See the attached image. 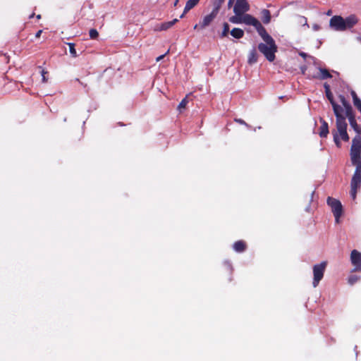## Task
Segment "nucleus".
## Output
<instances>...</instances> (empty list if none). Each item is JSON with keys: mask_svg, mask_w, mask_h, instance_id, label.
<instances>
[{"mask_svg": "<svg viewBox=\"0 0 361 361\" xmlns=\"http://www.w3.org/2000/svg\"><path fill=\"white\" fill-rule=\"evenodd\" d=\"M345 116L349 121L350 126L357 135L352 140L350 149V158L355 170L350 181V195L353 200L356 197L357 190L361 186V127L357 124L354 111L348 113Z\"/></svg>", "mask_w": 361, "mask_h": 361, "instance_id": "f257e3e1", "label": "nucleus"}, {"mask_svg": "<svg viewBox=\"0 0 361 361\" xmlns=\"http://www.w3.org/2000/svg\"><path fill=\"white\" fill-rule=\"evenodd\" d=\"M259 35L265 43H259L258 44L259 51L264 54L269 61H274L276 58L275 54L277 51V46L274 39L267 33V30Z\"/></svg>", "mask_w": 361, "mask_h": 361, "instance_id": "f03ea898", "label": "nucleus"}, {"mask_svg": "<svg viewBox=\"0 0 361 361\" xmlns=\"http://www.w3.org/2000/svg\"><path fill=\"white\" fill-rule=\"evenodd\" d=\"M336 130H332L334 141L337 147H341V144L339 137L342 140L345 142H348L350 139L347 133V123L345 120L340 121H336Z\"/></svg>", "mask_w": 361, "mask_h": 361, "instance_id": "7ed1b4c3", "label": "nucleus"}, {"mask_svg": "<svg viewBox=\"0 0 361 361\" xmlns=\"http://www.w3.org/2000/svg\"><path fill=\"white\" fill-rule=\"evenodd\" d=\"M327 204L331 207V211L335 217V221L338 224L339 223V219L342 216L343 210L341 202L334 197H328L326 200Z\"/></svg>", "mask_w": 361, "mask_h": 361, "instance_id": "20e7f679", "label": "nucleus"}, {"mask_svg": "<svg viewBox=\"0 0 361 361\" xmlns=\"http://www.w3.org/2000/svg\"><path fill=\"white\" fill-rule=\"evenodd\" d=\"M241 23H244L247 25H252L259 35L266 30L262 23L256 18L246 13L242 15Z\"/></svg>", "mask_w": 361, "mask_h": 361, "instance_id": "39448f33", "label": "nucleus"}, {"mask_svg": "<svg viewBox=\"0 0 361 361\" xmlns=\"http://www.w3.org/2000/svg\"><path fill=\"white\" fill-rule=\"evenodd\" d=\"M219 11H220L219 9L213 6V8H212V11H211V13L206 15L203 18L202 20L199 23V24L195 25L193 28L195 30H196V29L203 30L205 27H208L212 23V22L216 18Z\"/></svg>", "mask_w": 361, "mask_h": 361, "instance_id": "423d86ee", "label": "nucleus"}, {"mask_svg": "<svg viewBox=\"0 0 361 361\" xmlns=\"http://www.w3.org/2000/svg\"><path fill=\"white\" fill-rule=\"evenodd\" d=\"M326 262H322L320 264L314 265L313 267V286L317 287L319 281L322 279L326 267Z\"/></svg>", "mask_w": 361, "mask_h": 361, "instance_id": "0eeeda50", "label": "nucleus"}, {"mask_svg": "<svg viewBox=\"0 0 361 361\" xmlns=\"http://www.w3.org/2000/svg\"><path fill=\"white\" fill-rule=\"evenodd\" d=\"M350 262L354 267L353 271L361 273V252L357 250H352L350 253Z\"/></svg>", "mask_w": 361, "mask_h": 361, "instance_id": "6e6552de", "label": "nucleus"}, {"mask_svg": "<svg viewBox=\"0 0 361 361\" xmlns=\"http://www.w3.org/2000/svg\"><path fill=\"white\" fill-rule=\"evenodd\" d=\"M250 10V5L247 0H236L233 7V12L236 15H243Z\"/></svg>", "mask_w": 361, "mask_h": 361, "instance_id": "1a4fd4ad", "label": "nucleus"}, {"mask_svg": "<svg viewBox=\"0 0 361 361\" xmlns=\"http://www.w3.org/2000/svg\"><path fill=\"white\" fill-rule=\"evenodd\" d=\"M330 26L338 31L345 30L344 18L340 16H334L330 20Z\"/></svg>", "mask_w": 361, "mask_h": 361, "instance_id": "9d476101", "label": "nucleus"}, {"mask_svg": "<svg viewBox=\"0 0 361 361\" xmlns=\"http://www.w3.org/2000/svg\"><path fill=\"white\" fill-rule=\"evenodd\" d=\"M334 113L336 116V121L345 120V116H343V107L338 105L336 102L331 104Z\"/></svg>", "mask_w": 361, "mask_h": 361, "instance_id": "9b49d317", "label": "nucleus"}, {"mask_svg": "<svg viewBox=\"0 0 361 361\" xmlns=\"http://www.w3.org/2000/svg\"><path fill=\"white\" fill-rule=\"evenodd\" d=\"M178 20L177 18L173 19L171 21L164 22L159 25H157L154 28L155 31H163L171 28Z\"/></svg>", "mask_w": 361, "mask_h": 361, "instance_id": "f8f14e48", "label": "nucleus"}, {"mask_svg": "<svg viewBox=\"0 0 361 361\" xmlns=\"http://www.w3.org/2000/svg\"><path fill=\"white\" fill-rule=\"evenodd\" d=\"M321 126L319 127V135L321 137H326L329 134L328 123L323 118H320Z\"/></svg>", "mask_w": 361, "mask_h": 361, "instance_id": "ddd939ff", "label": "nucleus"}, {"mask_svg": "<svg viewBox=\"0 0 361 361\" xmlns=\"http://www.w3.org/2000/svg\"><path fill=\"white\" fill-rule=\"evenodd\" d=\"M319 73L316 75H313L312 78H316V79H319V80H325V79L332 78L331 74L326 68H319Z\"/></svg>", "mask_w": 361, "mask_h": 361, "instance_id": "4468645a", "label": "nucleus"}, {"mask_svg": "<svg viewBox=\"0 0 361 361\" xmlns=\"http://www.w3.org/2000/svg\"><path fill=\"white\" fill-rule=\"evenodd\" d=\"M358 22L357 18L355 15H350L344 19L345 30L352 28Z\"/></svg>", "mask_w": 361, "mask_h": 361, "instance_id": "2eb2a0df", "label": "nucleus"}, {"mask_svg": "<svg viewBox=\"0 0 361 361\" xmlns=\"http://www.w3.org/2000/svg\"><path fill=\"white\" fill-rule=\"evenodd\" d=\"M200 1V0H188L185 6L183 13L181 14L180 18H183L185 13H187L189 11L192 9L199 4Z\"/></svg>", "mask_w": 361, "mask_h": 361, "instance_id": "dca6fc26", "label": "nucleus"}, {"mask_svg": "<svg viewBox=\"0 0 361 361\" xmlns=\"http://www.w3.org/2000/svg\"><path fill=\"white\" fill-rule=\"evenodd\" d=\"M338 99H339L340 102L342 104V105H343V108L345 109V114H348V113H350L351 111H353L352 106L346 100L345 97L343 95L340 94L338 96Z\"/></svg>", "mask_w": 361, "mask_h": 361, "instance_id": "f3484780", "label": "nucleus"}, {"mask_svg": "<svg viewBox=\"0 0 361 361\" xmlns=\"http://www.w3.org/2000/svg\"><path fill=\"white\" fill-rule=\"evenodd\" d=\"M234 250L237 252H243L247 248L246 243L244 240H238L233 245Z\"/></svg>", "mask_w": 361, "mask_h": 361, "instance_id": "a211bd4d", "label": "nucleus"}, {"mask_svg": "<svg viewBox=\"0 0 361 361\" xmlns=\"http://www.w3.org/2000/svg\"><path fill=\"white\" fill-rule=\"evenodd\" d=\"M261 18L264 24H268L271 21V13L268 9H263L261 11Z\"/></svg>", "mask_w": 361, "mask_h": 361, "instance_id": "6ab92c4d", "label": "nucleus"}, {"mask_svg": "<svg viewBox=\"0 0 361 361\" xmlns=\"http://www.w3.org/2000/svg\"><path fill=\"white\" fill-rule=\"evenodd\" d=\"M231 35L235 39H240L244 36V31L238 27L231 30Z\"/></svg>", "mask_w": 361, "mask_h": 361, "instance_id": "aec40b11", "label": "nucleus"}, {"mask_svg": "<svg viewBox=\"0 0 361 361\" xmlns=\"http://www.w3.org/2000/svg\"><path fill=\"white\" fill-rule=\"evenodd\" d=\"M257 61V53L256 49L254 48L252 49L248 56V63L250 64L255 63Z\"/></svg>", "mask_w": 361, "mask_h": 361, "instance_id": "412c9836", "label": "nucleus"}, {"mask_svg": "<svg viewBox=\"0 0 361 361\" xmlns=\"http://www.w3.org/2000/svg\"><path fill=\"white\" fill-rule=\"evenodd\" d=\"M230 26L227 23H224L223 24V31L220 35L221 38H224L228 36L229 32Z\"/></svg>", "mask_w": 361, "mask_h": 361, "instance_id": "4be33fe9", "label": "nucleus"}, {"mask_svg": "<svg viewBox=\"0 0 361 361\" xmlns=\"http://www.w3.org/2000/svg\"><path fill=\"white\" fill-rule=\"evenodd\" d=\"M241 20H242V15H236L231 16L229 18V21L231 23H235V24H241Z\"/></svg>", "mask_w": 361, "mask_h": 361, "instance_id": "5701e85b", "label": "nucleus"}, {"mask_svg": "<svg viewBox=\"0 0 361 361\" xmlns=\"http://www.w3.org/2000/svg\"><path fill=\"white\" fill-rule=\"evenodd\" d=\"M360 279V277L357 275H350L348 277V282L350 285H354L357 281Z\"/></svg>", "mask_w": 361, "mask_h": 361, "instance_id": "b1692460", "label": "nucleus"}, {"mask_svg": "<svg viewBox=\"0 0 361 361\" xmlns=\"http://www.w3.org/2000/svg\"><path fill=\"white\" fill-rule=\"evenodd\" d=\"M67 44L69 47V51H70V54H71V56L74 58L77 57L78 54H77L76 50L75 49V44L68 43Z\"/></svg>", "mask_w": 361, "mask_h": 361, "instance_id": "393cba45", "label": "nucleus"}, {"mask_svg": "<svg viewBox=\"0 0 361 361\" xmlns=\"http://www.w3.org/2000/svg\"><path fill=\"white\" fill-rule=\"evenodd\" d=\"M226 0H213L212 6L221 10L222 5Z\"/></svg>", "mask_w": 361, "mask_h": 361, "instance_id": "a878e982", "label": "nucleus"}, {"mask_svg": "<svg viewBox=\"0 0 361 361\" xmlns=\"http://www.w3.org/2000/svg\"><path fill=\"white\" fill-rule=\"evenodd\" d=\"M188 103L187 97L183 98L178 106V109L181 111L183 109H185Z\"/></svg>", "mask_w": 361, "mask_h": 361, "instance_id": "bb28decb", "label": "nucleus"}, {"mask_svg": "<svg viewBox=\"0 0 361 361\" xmlns=\"http://www.w3.org/2000/svg\"><path fill=\"white\" fill-rule=\"evenodd\" d=\"M90 37L92 39H95L99 36V32L96 29H91L89 32Z\"/></svg>", "mask_w": 361, "mask_h": 361, "instance_id": "cd10ccee", "label": "nucleus"}, {"mask_svg": "<svg viewBox=\"0 0 361 361\" xmlns=\"http://www.w3.org/2000/svg\"><path fill=\"white\" fill-rule=\"evenodd\" d=\"M325 94H326V96L328 100L330 102L331 104L335 102L331 91L326 92H325Z\"/></svg>", "mask_w": 361, "mask_h": 361, "instance_id": "c85d7f7f", "label": "nucleus"}, {"mask_svg": "<svg viewBox=\"0 0 361 361\" xmlns=\"http://www.w3.org/2000/svg\"><path fill=\"white\" fill-rule=\"evenodd\" d=\"M235 121L242 125H247V123L241 118H235Z\"/></svg>", "mask_w": 361, "mask_h": 361, "instance_id": "c756f323", "label": "nucleus"}, {"mask_svg": "<svg viewBox=\"0 0 361 361\" xmlns=\"http://www.w3.org/2000/svg\"><path fill=\"white\" fill-rule=\"evenodd\" d=\"M324 89H325V92H330V91H331L330 86H329V84H327V83H324Z\"/></svg>", "mask_w": 361, "mask_h": 361, "instance_id": "7c9ffc66", "label": "nucleus"}, {"mask_svg": "<svg viewBox=\"0 0 361 361\" xmlns=\"http://www.w3.org/2000/svg\"><path fill=\"white\" fill-rule=\"evenodd\" d=\"M168 53H169V51H168L166 54H163V55H161V56H158V57L157 58V61H161V59H163L164 58V56H165Z\"/></svg>", "mask_w": 361, "mask_h": 361, "instance_id": "2f4dec72", "label": "nucleus"}, {"mask_svg": "<svg viewBox=\"0 0 361 361\" xmlns=\"http://www.w3.org/2000/svg\"><path fill=\"white\" fill-rule=\"evenodd\" d=\"M46 73H47V72H45L44 70H42V80H43V82H47V80L46 78V76L44 75Z\"/></svg>", "mask_w": 361, "mask_h": 361, "instance_id": "473e14b6", "label": "nucleus"}, {"mask_svg": "<svg viewBox=\"0 0 361 361\" xmlns=\"http://www.w3.org/2000/svg\"><path fill=\"white\" fill-rule=\"evenodd\" d=\"M42 33V30H39L35 34V37L39 38L41 36V34Z\"/></svg>", "mask_w": 361, "mask_h": 361, "instance_id": "72a5a7b5", "label": "nucleus"}, {"mask_svg": "<svg viewBox=\"0 0 361 361\" xmlns=\"http://www.w3.org/2000/svg\"><path fill=\"white\" fill-rule=\"evenodd\" d=\"M234 1L235 0H228V8H231L232 6V5L234 3Z\"/></svg>", "mask_w": 361, "mask_h": 361, "instance_id": "f704fd0d", "label": "nucleus"}, {"mask_svg": "<svg viewBox=\"0 0 361 361\" xmlns=\"http://www.w3.org/2000/svg\"><path fill=\"white\" fill-rule=\"evenodd\" d=\"M178 2H179V0H176V1H174V3H173V6H176L178 5Z\"/></svg>", "mask_w": 361, "mask_h": 361, "instance_id": "c9c22d12", "label": "nucleus"}, {"mask_svg": "<svg viewBox=\"0 0 361 361\" xmlns=\"http://www.w3.org/2000/svg\"><path fill=\"white\" fill-rule=\"evenodd\" d=\"M300 55L304 58L306 56V54L303 52L300 53Z\"/></svg>", "mask_w": 361, "mask_h": 361, "instance_id": "e433bc0d", "label": "nucleus"}, {"mask_svg": "<svg viewBox=\"0 0 361 361\" xmlns=\"http://www.w3.org/2000/svg\"><path fill=\"white\" fill-rule=\"evenodd\" d=\"M37 19H40V18H41V15H37Z\"/></svg>", "mask_w": 361, "mask_h": 361, "instance_id": "4c0bfd02", "label": "nucleus"}, {"mask_svg": "<svg viewBox=\"0 0 361 361\" xmlns=\"http://www.w3.org/2000/svg\"><path fill=\"white\" fill-rule=\"evenodd\" d=\"M304 20H305V23H307V18L303 17Z\"/></svg>", "mask_w": 361, "mask_h": 361, "instance_id": "58836bf2", "label": "nucleus"}, {"mask_svg": "<svg viewBox=\"0 0 361 361\" xmlns=\"http://www.w3.org/2000/svg\"><path fill=\"white\" fill-rule=\"evenodd\" d=\"M228 268H229V269H230L231 271H232V269H232V267H231V266H228Z\"/></svg>", "mask_w": 361, "mask_h": 361, "instance_id": "ea45409f", "label": "nucleus"}, {"mask_svg": "<svg viewBox=\"0 0 361 361\" xmlns=\"http://www.w3.org/2000/svg\"><path fill=\"white\" fill-rule=\"evenodd\" d=\"M358 40L361 42V37H358Z\"/></svg>", "mask_w": 361, "mask_h": 361, "instance_id": "a19ab883", "label": "nucleus"}, {"mask_svg": "<svg viewBox=\"0 0 361 361\" xmlns=\"http://www.w3.org/2000/svg\"><path fill=\"white\" fill-rule=\"evenodd\" d=\"M33 16H34V14H32V15L30 16V18H32V17H33Z\"/></svg>", "mask_w": 361, "mask_h": 361, "instance_id": "79ce46f5", "label": "nucleus"}]
</instances>
